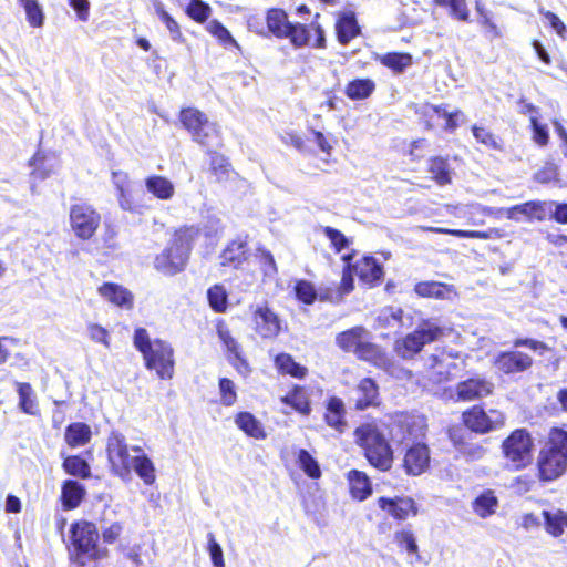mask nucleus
Listing matches in <instances>:
<instances>
[{
  "mask_svg": "<svg viewBox=\"0 0 567 567\" xmlns=\"http://www.w3.org/2000/svg\"><path fill=\"white\" fill-rule=\"evenodd\" d=\"M107 460L112 472L122 480H130L132 471L146 485H152L156 480L155 466L146 454L131 456L125 436L112 431L106 442Z\"/></svg>",
  "mask_w": 567,
  "mask_h": 567,
  "instance_id": "nucleus-1",
  "label": "nucleus"
},
{
  "mask_svg": "<svg viewBox=\"0 0 567 567\" xmlns=\"http://www.w3.org/2000/svg\"><path fill=\"white\" fill-rule=\"evenodd\" d=\"M70 557L73 566L94 567L96 560L106 556V549L97 546L99 532L93 523L81 520L71 525Z\"/></svg>",
  "mask_w": 567,
  "mask_h": 567,
  "instance_id": "nucleus-2",
  "label": "nucleus"
},
{
  "mask_svg": "<svg viewBox=\"0 0 567 567\" xmlns=\"http://www.w3.org/2000/svg\"><path fill=\"white\" fill-rule=\"evenodd\" d=\"M197 235L198 230L194 227L175 231L167 247L155 257V269L165 276H174L183 271Z\"/></svg>",
  "mask_w": 567,
  "mask_h": 567,
  "instance_id": "nucleus-3",
  "label": "nucleus"
},
{
  "mask_svg": "<svg viewBox=\"0 0 567 567\" xmlns=\"http://www.w3.org/2000/svg\"><path fill=\"white\" fill-rule=\"evenodd\" d=\"M358 444L364 450L369 463L380 471L392 466L393 452L383 434L372 424H364L355 430Z\"/></svg>",
  "mask_w": 567,
  "mask_h": 567,
  "instance_id": "nucleus-4",
  "label": "nucleus"
},
{
  "mask_svg": "<svg viewBox=\"0 0 567 567\" xmlns=\"http://www.w3.org/2000/svg\"><path fill=\"white\" fill-rule=\"evenodd\" d=\"M539 476L553 481L567 468V432L560 429L551 431L548 444L538 460Z\"/></svg>",
  "mask_w": 567,
  "mask_h": 567,
  "instance_id": "nucleus-5",
  "label": "nucleus"
},
{
  "mask_svg": "<svg viewBox=\"0 0 567 567\" xmlns=\"http://www.w3.org/2000/svg\"><path fill=\"white\" fill-rule=\"evenodd\" d=\"M445 331V328L440 326L437 320L424 319L414 331L395 341L394 350L404 360L413 359L426 344L444 337Z\"/></svg>",
  "mask_w": 567,
  "mask_h": 567,
  "instance_id": "nucleus-6",
  "label": "nucleus"
},
{
  "mask_svg": "<svg viewBox=\"0 0 567 567\" xmlns=\"http://www.w3.org/2000/svg\"><path fill=\"white\" fill-rule=\"evenodd\" d=\"M181 122L192 134L193 140L207 150L219 148L223 145L219 127L210 122L206 114L197 109L188 107L181 111Z\"/></svg>",
  "mask_w": 567,
  "mask_h": 567,
  "instance_id": "nucleus-7",
  "label": "nucleus"
},
{
  "mask_svg": "<svg viewBox=\"0 0 567 567\" xmlns=\"http://www.w3.org/2000/svg\"><path fill=\"white\" fill-rule=\"evenodd\" d=\"M460 353L446 348H436L424 361L427 379L434 384H441L455 378L465 368Z\"/></svg>",
  "mask_w": 567,
  "mask_h": 567,
  "instance_id": "nucleus-8",
  "label": "nucleus"
},
{
  "mask_svg": "<svg viewBox=\"0 0 567 567\" xmlns=\"http://www.w3.org/2000/svg\"><path fill=\"white\" fill-rule=\"evenodd\" d=\"M533 440L525 429H517L504 440L503 455L513 470L525 468L532 462Z\"/></svg>",
  "mask_w": 567,
  "mask_h": 567,
  "instance_id": "nucleus-9",
  "label": "nucleus"
},
{
  "mask_svg": "<svg viewBox=\"0 0 567 567\" xmlns=\"http://www.w3.org/2000/svg\"><path fill=\"white\" fill-rule=\"evenodd\" d=\"M101 214L87 203L73 204L69 210V223L74 236L90 240L101 225Z\"/></svg>",
  "mask_w": 567,
  "mask_h": 567,
  "instance_id": "nucleus-10",
  "label": "nucleus"
},
{
  "mask_svg": "<svg viewBox=\"0 0 567 567\" xmlns=\"http://www.w3.org/2000/svg\"><path fill=\"white\" fill-rule=\"evenodd\" d=\"M145 365L155 370L161 379H171L173 375V349L162 340H154L153 346L143 353Z\"/></svg>",
  "mask_w": 567,
  "mask_h": 567,
  "instance_id": "nucleus-11",
  "label": "nucleus"
},
{
  "mask_svg": "<svg viewBox=\"0 0 567 567\" xmlns=\"http://www.w3.org/2000/svg\"><path fill=\"white\" fill-rule=\"evenodd\" d=\"M467 429L476 433H488L504 425V414L498 410L485 412L483 408L474 405L462 415Z\"/></svg>",
  "mask_w": 567,
  "mask_h": 567,
  "instance_id": "nucleus-12",
  "label": "nucleus"
},
{
  "mask_svg": "<svg viewBox=\"0 0 567 567\" xmlns=\"http://www.w3.org/2000/svg\"><path fill=\"white\" fill-rule=\"evenodd\" d=\"M296 48L312 45L313 48H326V35L322 27L317 22L310 24L292 23L289 28V34L285 35Z\"/></svg>",
  "mask_w": 567,
  "mask_h": 567,
  "instance_id": "nucleus-13",
  "label": "nucleus"
},
{
  "mask_svg": "<svg viewBox=\"0 0 567 567\" xmlns=\"http://www.w3.org/2000/svg\"><path fill=\"white\" fill-rule=\"evenodd\" d=\"M554 203L542 202V200H529L523 204H518L506 208L505 217L514 221H520L522 217L530 220L537 219L539 221L545 220L550 212V206Z\"/></svg>",
  "mask_w": 567,
  "mask_h": 567,
  "instance_id": "nucleus-14",
  "label": "nucleus"
},
{
  "mask_svg": "<svg viewBox=\"0 0 567 567\" xmlns=\"http://www.w3.org/2000/svg\"><path fill=\"white\" fill-rule=\"evenodd\" d=\"M494 390V384L483 377L468 378L457 383L455 393L458 401H475L481 400Z\"/></svg>",
  "mask_w": 567,
  "mask_h": 567,
  "instance_id": "nucleus-15",
  "label": "nucleus"
},
{
  "mask_svg": "<svg viewBox=\"0 0 567 567\" xmlns=\"http://www.w3.org/2000/svg\"><path fill=\"white\" fill-rule=\"evenodd\" d=\"M256 331L262 338H275L281 330L278 316L267 306L257 305L252 311Z\"/></svg>",
  "mask_w": 567,
  "mask_h": 567,
  "instance_id": "nucleus-16",
  "label": "nucleus"
},
{
  "mask_svg": "<svg viewBox=\"0 0 567 567\" xmlns=\"http://www.w3.org/2000/svg\"><path fill=\"white\" fill-rule=\"evenodd\" d=\"M532 364V357L519 351L502 352L495 360L496 368L506 374L523 372Z\"/></svg>",
  "mask_w": 567,
  "mask_h": 567,
  "instance_id": "nucleus-17",
  "label": "nucleus"
},
{
  "mask_svg": "<svg viewBox=\"0 0 567 567\" xmlns=\"http://www.w3.org/2000/svg\"><path fill=\"white\" fill-rule=\"evenodd\" d=\"M430 464V451L425 444L412 445L404 455V468L410 475L422 474Z\"/></svg>",
  "mask_w": 567,
  "mask_h": 567,
  "instance_id": "nucleus-18",
  "label": "nucleus"
},
{
  "mask_svg": "<svg viewBox=\"0 0 567 567\" xmlns=\"http://www.w3.org/2000/svg\"><path fill=\"white\" fill-rule=\"evenodd\" d=\"M379 506L386 511L392 517L404 520L409 515H416L417 509L415 503L410 497H396L394 499L380 497Z\"/></svg>",
  "mask_w": 567,
  "mask_h": 567,
  "instance_id": "nucleus-19",
  "label": "nucleus"
},
{
  "mask_svg": "<svg viewBox=\"0 0 567 567\" xmlns=\"http://www.w3.org/2000/svg\"><path fill=\"white\" fill-rule=\"evenodd\" d=\"M450 439L458 454L467 462L482 460L486 454V449L482 444L466 441L461 430L450 431Z\"/></svg>",
  "mask_w": 567,
  "mask_h": 567,
  "instance_id": "nucleus-20",
  "label": "nucleus"
},
{
  "mask_svg": "<svg viewBox=\"0 0 567 567\" xmlns=\"http://www.w3.org/2000/svg\"><path fill=\"white\" fill-rule=\"evenodd\" d=\"M379 404V388L371 378L362 379L355 388V409L365 410Z\"/></svg>",
  "mask_w": 567,
  "mask_h": 567,
  "instance_id": "nucleus-21",
  "label": "nucleus"
},
{
  "mask_svg": "<svg viewBox=\"0 0 567 567\" xmlns=\"http://www.w3.org/2000/svg\"><path fill=\"white\" fill-rule=\"evenodd\" d=\"M369 331L365 328L358 326L338 333L336 337V343L343 351L357 353L363 341L369 339Z\"/></svg>",
  "mask_w": 567,
  "mask_h": 567,
  "instance_id": "nucleus-22",
  "label": "nucleus"
},
{
  "mask_svg": "<svg viewBox=\"0 0 567 567\" xmlns=\"http://www.w3.org/2000/svg\"><path fill=\"white\" fill-rule=\"evenodd\" d=\"M359 279L368 285H374L382 279V266L373 257H363L352 266Z\"/></svg>",
  "mask_w": 567,
  "mask_h": 567,
  "instance_id": "nucleus-23",
  "label": "nucleus"
},
{
  "mask_svg": "<svg viewBox=\"0 0 567 567\" xmlns=\"http://www.w3.org/2000/svg\"><path fill=\"white\" fill-rule=\"evenodd\" d=\"M99 293L111 303L123 307L126 309H131L133 306V296L132 293L124 287L106 282L99 288Z\"/></svg>",
  "mask_w": 567,
  "mask_h": 567,
  "instance_id": "nucleus-24",
  "label": "nucleus"
},
{
  "mask_svg": "<svg viewBox=\"0 0 567 567\" xmlns=\"http://www.w3.org/2000/svg\"><path fill=\"white\" fill-rule=\"evenodd\" d=\"M248 258L247 243L240 238L230 241L220 255L221 266L239 267Z\"/></svg>",
  "mask_w": 567,
  "mask_h": 567,
  "instance_id": "nucleus-25",
  "label": "nucleus"
},
{
  "mask_svg": "<svg viewBox=\"0 0 567 567\" xmlns=\"http://www.w3.org/2000/svg\"><path fill=\"white\" fill-rule=\"evenodd\" d=\"M338 41L346 45L360 33V27L353 12H343L336 23Z\"/></svg>",
  "mask_w": 567,
  "mask_h": 567,
  "instance_id": "nucleus-26",
  "label": "nucleus"
},
{
  "mask_svg": "<svg viewBox=\"0 0 567 567\" xmlns=\"http://www.w3.org/2000/svg\"><path fill=\"white\" fill-rule=\"evenodd\" d=\"M344 415L346 409L343 401L337 396L330 398L327 403V412L324 414L327 424L342 433L347 427Z\"/></svg>",
  "mask_w": 567,
  "mask_h": 567,
  "instance_id": "nucleus-27",
  "label": "nucleus"
},
{
  "mask_svg": "<svg viewBox=\"0 0 567 567\" xmlns=\"http://www.w3.org/2000/svg\"><path fill=\"white\" fill-rule=\"evenodd\" d=\"M86 494L85 487L78 481L66 480L61 488L62 505L65 509H73L80 505Z\"/></svg>",
  "mask_w": 567,
  "mask_h": 567,
  "instance_id": "nucleus-28",
  "label": "nucleus"
},
{
  "mask_svg": "<svg viewBox=\"0 0 567 567\" xmlns=\"http://www.w3.org/2000/svg\"><path fill=\"white\" fill-rule=\"evenodd\" d=\"M348 481L353 498L364 501L372 493L371 482L365 473L358 470H351L348 473Z\"/></svg>",
  "mask_w": 567,
  "mask_h": 567,
  "instance_id": "nucleus-29",
  "label": "nucleus"
},
{
  "mask_svg": "<svg viewBox=\"0 0 567 567\" xmlns=\"http://www.w3.org/2000/svg\"><path fill=\"white\" fill-rule=\"evenodd\" d=\"M145 187L148 193L162 200H168L174 196L175 187L166 177L153 175L145 179Z\"/></svg>",
  "mask_w": 567,
  "mask_h": 567,
  "instance_id": "nucleus-30",
  "label": "nucleus"
},
{
  "mask_svg": "<svg viewBox=\"0 0 567 567\" xmlns=\"http://www.w3.org/2000/svg\"><path fill=\"white\" fill-rule=\"evenodd\" d=\"M291 22L287 13L281 9H270L267 13V27L277 38H285L289 34Z\"/></svg>",
  "mask_w": 567,
  "mask_h": 567,
  "instance_id": "nucleus-31",
  "label": "nucleus"
},
{
  "mask_svg": "<svg viewBox=\"0 0 567 567\" xmlns=\"http://www.w3.org/2000/svg\"><path fill=\"white\" fill-rule=\"evenodd\" d=\"M91 429L87 424L76 422L65 429L64 439L71 447L83 446L91 440Z\"/></svg>",
  "mask_w": 567,
  "mask_h": 567,
  "instance_id": "nucleus-32",
  "label": "nucleus"
},
{
  "mask_svg": "<svg viewBox=\"0 0 567 567\" xmlns=\"http://www.w3.org/2000/svg\"><path fill=\"white\" fill-rule=\"evenodd\" d=\"M235 423L247 435L254 439L260 440L266 437L260 422L249 412H240L236 416Z\"/></svg>",
  "mask_w": 567,
  "mask_h": 567,
  "instance_id": "nucleus-33",
  "label": "nucleus"
},
{
  "mask_svg": "<svg viewBox=\"0 0 567 567\" xmlns=\"http://www.w3.org/2000/svg\"><path fill=\"white\" fill-rule=\"evenodd\" d=\"M543 516L546 530L555 537L560 536L564 532V527H567V514L560 509L555 512L544 511Z\"/></svg>",
  "mask_w": 567,
  "mask_h": 567,
  "instance_id": "nucleus-34",
  "label": "nucleus"
},
{
  "mask_svg": "<svg viewBox=\"0 0 567 567\" xmlns=\"http://www.w3.org/2000/svg\"><path fill=\"white\" fill-rule=\"evenodd\" d=\"M275 364L277 369L286 374H290L291 377L302 379L307 374V369L297 363L290 354L280 353L275 359Z\"/></svg>",
  "mask_w": 567,
  "mask_h": 567,
  "instance_id": "nucleus-35",
  "label": "nucleus"
},
{
  "mask_svg": "<svg viewBox=\"0 0 567 567\" xmlns=\"http://www.w3.org/2000/svg\"><path fill=\"white\" fill-rule=\"evenodd\" d=\"M497 504L498 501L494 492L486 491L475 498L473 509L480 517L485 518L495 513Z\"/></svg>",
  "mask_w": 567,
  "mask_h": 567,
  "instance_id": "nucleus-36",
  "label": "nucleus"
},
{
  "mask_svg": "<svg viewBox=\"0 0 567 567\" xmlns=\"http://www.w3.org/2000/svg\"><path fill=\"white\" fill-rule=\"evenodd\" d=\"M433 2L449 10V16L458 21H470V9L466 0H433Z\"/></svg>",
  "mask_w": 567,
  "mask_h": 567,
  "instance_id": "nucleus-37",
  "label": "nucleus"
},
{
  "mask_svg": "<svg viewBox=\"0 0 567 567\" xmlns=\"http://www.w3.org/2000/svg\"><path fill=\"white\" fill-rule=\"evenodd\" d=\"M62 467L69 475L80 478L91 477V467L81 456L73 455L65 457Z\"/></svg>",
  "mask_w": 567,
  "mask_h": 567,
  "instance_id": "nucleus-38",
  "label": "nucleus"
},
{
  "mask_svg": "<svg viewBox=\"0 0 567 567\" xmlns=\"http://www.w3.org/2000/svg\"><path fill=\"white\" fill-rule=\"evenodd\" d=\"M17 386L20 409L27 414L35 415L38 412V403L31 385L29 383L18 382Z\"/></svg>",
  "mask_w": 567,
  "mask_h": 567,
  "instance_id": "nucleus-39",
  "label": "nucleus"
},
{
  "mask_svg": "<svg viewBox=\"0 0 567 567\" xmlns=\"http://www.w3.org/2000/svg\"><path fill=\"white\" fill-rule=\"evenodd\" d=\"M355 354L359 359L372 362L375 365H383L386 362V358L382 349L377 344L371 343L369 339L363 341Z\"/></svg>",
  "mask_w": 567,
  "mask_h": 567,
  "instance_id": "nucleus-40",
  "label": "nucleus"
},
{
  "mask_svg": "<svg viewBox=\"0 0 567 567\" xmlns=\"http://www.w3.org/2000/svg\"><path fill=\"white\" fill-rule=\"evenodd\" d=\"M374 82L369 79H357L351 81L346 89V94L351 100H362L374 91Z\"/></svg>",
  "mask_w": 567,
  "mask_h": 567,
  "instance_id": "nucleus-41",
  "label": "nucleus"
},
{
  "mask_svg": "<svg viewBox=\"0 0 567 567\" xmlns=\"http://www.w3.org/2000/svg\"><path fill=\"white\" fill-rule=\"evenodd\" d=\"M210 172L219 183L229 179L231 169L228 159L221 154L213 153L210 156Z\"/></svg>",
  "mask_w": 567,
  "mask_h": 567,
  "instance_id": "nucleus-42",
  "label": "nucleus"
},
{
  "mask_svg": "<svg viewBox=\"0 0 567 567\" xmlns=\"http://www.w3.org/2000/svg\"><path fill=\"white\" fill-rule=\"evenodd\" d=\"M297 460L300 468L311 478H319L321 476V470L317 460L303 449H300L297 453Z\"/></svg>",
  "mask_w": 567,
  "mask_h": 567,
  "instance_id": "nucleus-43",
  "label": "nucleus"
},
{
  "mask_svg": "<svg viewBox=\"0 0 567 567\" xmlns=\"http://www.w3.org/2000/svg\"><path fill=\"white\" fill-rule=\"evenodd\" d=\"M415 229L423 231H431L436 234H449L460 238H478V239H487L489 236L484 231L478 230H462V229H447L441 227H427V226H417Z\"/></svg>",
  "mask_w": 567,
  "mask_h": 567,
  "instance_id": "nucleus-44",
  "label": "nucleus"
},
{
  "mask_svg": "<svg viewBox=\"0 0 567 567\" xmlns=\"http://www.w3.org/2000/svg\"><path fill=\"white\" fill-rule=\"evenodd\" d=\"M447 286L436 281H424L415 285L414 291L420 297H432L436 299H443Z\"/></svg>",
  "mask_w": 567,
  "mask_h": 567,
  "instance_id": "nucleus-45",
  "label": "nucleus"
},
{
  "mask_svg": "<svg viewBox=\"0 0 567 567\" xmlns=\"http://www.w3.org/2000/svg\"><path fill=\"white\" fill-rule=\"evenodd\" d=\"M207 299L209 306L216 312H224L227 308V292L225 288L220 285H215L210 287L207 291Z\"/></svg>",
  "mask_w": 567,
  "mask_h": 567,
  "instance_id": "nucleus-46",
  "label": "nucleus"
},
{
  "mask_svg": "<svg viewBox=\"0 0 567 567\" xmlns=\"http://www.w3.org/2000/svg\"><path fill=\"white\" fill-rule=\"evenodd\" d=\"M19 3L24 8L28 22L39 28L43 24V12L37 0H18Z\"/></svg>",
  "mask_w": 567,
  "mask_h": 567,
  "instance_id": "nucleus-47",
  "label": "nucleus"
},
{
  "mask_svg": "<svg viewBox=\"0 0 567 567\" xmlns=\"http://www.w3.org/2000/svg\"><path fill=\"white\" fill-rule=\"evenodd\" d=\"M155 11L161 21L166 25L173 41L181 42L183 40L178 23L165 11L161 2L155 4Z\"/></svg>",
  "mask_w": 567,
  "mask_h": 567,
  "instance_id": "nucleus-48",
  "label": "nucleus"
},
{
  "mask_svg": "<svg viewBox=\"0 0 567 567\" xmlns=\"http://www.w3.org/2000/svg\"><path fill=\"white\" fill-rule=\"evenodd\" d=\"M343 261L347 264L342 271V278L339 286L338 297L342 298L344 295L350 293L354 288V280H353V270L352 266L350 264V260L352 259V255H344L342 257Z\"/></svg>",
  "mask_w": 567,
  "mask_h": 567,
  "instance_id": "nucleus-49",
  "label": "nucleus"
},
{
  "mask_svg": "<svg viewBox=\"0 0 567 567\" xmlns=\"http://www.w3.org/2000/svg\"><path fill=\"white\" fill-rule=\"evenodd\" d=\"M381 62L395 72H402L412 63V58L408 53H388L382 56Z\"/></svg>",
  "mask_w": 567,
  "mask_h": 567,
  "instance_id": "nucleus-50",
  "label": "nucleus"
},
{
  "mask_svg": "<svg viewBox=\"0 0 567 567\" xmlns=\"http://www.w3.org/2000/svg\"><path fill=\"white\" fill-rule=\"evenodd\" d=\"M207 30L210 34L216 37L221 44L224 45H233L237 49L239 48V44L237 41L231 37L230 32L217 20H212L207 24Z\"/></svg>",
  "mask_w": 567,
  "mask_h": 567,
  "instance_id": "nucleus-51",
  "label": "nucleus"
},
{
  "mask_svg": "<svg viewBox=\"0 0 567 567\" xmlns=\"http://www.w3.org/2000/svg\"><path fill=\"white\" fill-rule=\"evenodd\" d=\"M430 172L440 185H445L451 182L449 164L441 157H436L431 161Z\"/></svg>",
  "mask_w": 567,
  "mask_h": 567,
  "instance_id": "nucleus-52",
  "label": "nucleus"
},
{
  "mask_svg": "<svg viewBox=\"0 0 567 567\" xmlns=\"http://www.w3.org/2000/svg\"><path fill=\"white\" fill-rule=\"evenodd\" d=\"M210 7L202 0H190L186 13L196 22L203 23L210 16Z\"/></svg>",
  "mask_w": 567,
  "mask_h": 567,
  "instance_id": "nucleus-53",
  "label": "nucleus"
},
{
  "mask_svg": "<svg viewBox=\"0 0 567 567\" xmlns=\"http://www.w3.org/2000/svg\"><path fill=\"white\" fill-rule=\"evenodd\" d=\"M259 264L265 277L272 278L277 275L278 269L272 254L264 248L258 249Z\"/></svg>",
  "mask_w": 567,
  "mask_h": 567,
  "instance_id": "nucleus-54",
  "label": "nucleus"
},
{
  "mask_svg": "<svg viewBox=\"0 0 567 567\" xmlns=\"http://www.w3.org/2000/svg\"><path fill=\"white\" fill-rule=\"evenodd\" d=\"M322 233L330 240L337 252L347 248L350 244L349 239L338 229L330 226L322 227Z\"/></svg>",
  "mask_w": 567,
  "mask_h": 567,
  "instance_id": "nucleus-55",
  "label": "nucleus"
},
{
  "mask_svg": "<svg viewBox=\"0 0 567 567\" xmlns=\"http://www.w3.org/2000/svg\"><path fill=\"white\" fill-rule=\"evenodd\" d=\"M403 310L396 307H389L381 311L379 320L386 327L395 328L402 326Z\"/></svg>",
  "mask_w": 567,
  "mask_h": 567,
  "instance_id": "nucleus-56",
  "label": "nucleus"
},
{
  "mask_svg": "<svg viewBox=\"0 0 567 567\" xmlns=\"http://www.w3.org/2000/svg\"><path fill=\"white\" fill-rule=\"evenodd\" d=\"M472 132L477 142L489 148L501 150V144L497 137L486 128L474 125L472 127Z\"/></svg>",
  "mask_w": 567,
  "mask_h": 567,
  "instance_id": "nucleus-57",
  "label": "nucleus"
},
{
  "mask_svg": "<svg viewBox=\"0 0 567 567\" xmlns=\"http://www.w3.org/2000/svg\"><path fill=\"white\" fill-rule=\"evenodd\" d=\"M219 391L221 395V403L226 406H230L236 402L237 394L235 391V384L227 378L219 380Z\"/></svg>",
  "mask_w": 567,
  "mask_h": 567,
  "instance_id": "nucleus-58",
  "label": "nucleus"
},
{
  "mask_svg": "<svg viewBox=\"0 0 567 567\" xmlns=\"http://www.w3.org/2000/svg\"><path fill=\"white\" fill-rule=\"evenodd\" d=\"M395 540L400 546H404L409 554L415 555L420 558L419 547L415 542V537L410 530H401L395 534Z\"/></svg>",
  "mask_w": 567,
  "mask_h": 567,
  "instance_id": "nucleus-59",
  "label": "nucleus"
},
{
  "mask_svg": "<svg viewBox=\"0 0 567 567\" xmlns=\"http://www.w3.org/2000/svg\"><path fill=\"white\" fill-rule=\"evenodd\" d=\"M208 551L214 567H225L223 549L213 533L207 534Z\"/></svg>",
  "mask_w": 567,
  "mask_h": 567,
  "instance_id": "nucleus-60",
  "label": "nucleus"
},
{
  "mask_svg": "<svg viewBox=\"0 0 567 567\" xmlns=\"http://www.w3.org/2000/svg\"><path fill=\"white\" fill-rule=\"evenodd\" d=\"M295 289L297 298L302 302L310 305L315 301L317 293L313 286L310 282L306 280H300L297 282Z\"/></svg>",
  "mask_w": 567,
  "mask_h": 567,
  "instance_id": "nucleus-61",
  "label": "nucleus"
},
{
  "mask_svg": "<svg viewBox=\"0 0 567 567\" xmlns=\"http://www.w3.org/2000/svg\"><path fill=\"white\" fill-rule=\"evenodd\" d=\"M539 13L546 18L550 27L556 31V33L559 37L565 38V34L567 32L566 25L554 12L540 8Z\"/></svg>",
  "mask_w": 567,
  "mask_h": 567,
  "instance_id": "nucleus-62",
  "label": "nucleus"
},
{
  "mask_svg": "<svg viewBox=\"0 0 567 567\" xmlns=\"http://www.w3.org/2000/svg\"><path fill=\"white\" fill-rule=\"evenodd\" d=\"M478 23L483 27L485 35L489 40L502 37L498 27L492 20V14H484L482 19H478Z\"/></svg>",
  "mask_w": 567,
  "mask_h": 567,
  "instance_id": "nucleus-63",
  "label": "nucleus"
},
{
  "mask_svg": "<svg viewBox=\"0 0 567 567\" xmlns=\"http://www.w3.org/2000/svg\"><path fill=\"white\" fill-rule=\"evenodd\" d=\"M134 346L142 354L153 346L150 336L144 328H137L134 332Z\"/></svg>",
  "mask_w": 567,
  "mask_h": 567,
  "instance_id": "nucleus-64",
  "label": "nucleus"
}]
</instances>
